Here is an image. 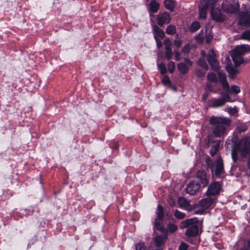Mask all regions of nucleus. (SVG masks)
Masks as SVG:
<instances>
[{"mask_svg": "<svg viewBox=\"0 0 250 250\" xmlns=\"http://www.w3.org/2000/svg\"><path fill=\"white\" fill-rule=\"evenodd\" d=\"M215 3V0H202L199 5V19H206L208 9L211 8V16L212 20L219 22L224 21L226 18L221 11L219 9L213 8Z\"/></svg>", "mask_w": 250, "mask_h": 250, "instance_id": "nucleus-1", "label": "nucleus"}, {"mask_svg": "<svg viewBox=\"0 0 250 250\" xmlns=\"http://www.w3.org/2000/svg\"><path fill=\"white\" fill-rule=\"evenodd\" d=\"M209 124L214 127L212 133L216 137H221L227 133V129L229 126L230 121L228 118L212 117L209 119Z\"/></svg>", "mask_w": 250, "mask_h": 250, "instance_id": "nucleus-2", "label": "nucleus"}, {"mask_svg": "<svg viewBox=\"0 0 250 250\" xmlns=\"http://www.w3.org/2000/svg\"><path fill=\"white\" fill-rule=\"evenodd\" d=\"M250 53V45L242 44L237 46L232 51L231 57L235 66H238L244 62L243 56Z\"/></svg>", "mask_w": 250, "mask_h": 250, "instance_id": "nucleus-3", "label": "nucleus"}, {"mask_svg": "<svg viewBox=\"0 0 250 250\" xmlns=\"http://www.w3.org/2000/svg\"><path fill=\"white\" fill-rule=\"evenodd\" d=\"M199 220L196 218H191L181 222V228H187L185 234L188 236H194L198 234L199 231Z\"/></svg>", "mask_w": 250, "mask_h": 250, "instance_id": "nucleus-4", "label": "nucleus"}, {"mask_svg": "<svg viewBox=\"0 0 250 250\" xmlns=\"http://www.w3.org/2000/svg\"><path fill=\"white\" fill-rule=\"evenodd\" d=\"M235 149L243 157H246L250 150V136L244 137L236 145Z\"/></svg>", "mask_w": 250, "mask_h": 250, "instance_id": "nucleus-5", "label": "nucleus"}, {"mask_svg": "<svg viewBox=\"0 0 250 250\" xmlns=\"http://www.w3.org/2000/svg\"><path fill=\"white\" fill-rule=\"evenodd\" d=\"M214 199L211 197H207L201 200L195 208V213L202 214L204 211L209 208L213 204Z\"/></svg>", "mask_w": 250, "mask_h": 250, "instance_id": "nucleus-6", "label": "nucleus"}, {"mask_svg": "<svg viewBox=\"0 0 250 250\" xmlns=\"http://www.w3.org/2000/svg\"><path fill=\"white\" fill-rule=\"evenodd\" d=\"M222 8L227 13H233L239 10V4L237 1L232 0H224L222 3Z\"/></svg>", "mask_w": 250, "mask_h": 250, "instance_id": "nucleus-7", "label": "nucleus"}, {"mask_svg": "<svg viewBox=\"0 0 250 250\" xmlns=\"http://www.w3.org/2000/svg\"><path fill=\"white\" fill-rule=\"evenodd\" d=\"M231 102L229 96L227 94L220 99H213L208 102L210 106L217 108L224 106L226 102Z\"/></svg>", "mask_w": 250, "mask_h": 250, "instance_id": "nucleus-8", "label": "nucleus"}, {"mask_svg": "<svg viewBox=\"0 0 250 250\" xmlns=\"http://www.w3.org/2000/svg\"><path fill=\"white\" fill-rule=\"evenodd\" d=\"M207 60L212 68L214 70L218 71L219 68V63L216 58V54L213 49L209 50L207 55Z\"/></svg>", "mask_w": 250, "mask_h": 250, "instance_id": "nucleus-9", "label": "nucleus"}, {"mask_svg": "<svg viewBox=\"0 0 250 250\" xmlns=\"http://www.w3.org/2000/svg\"><path fill=\"white\" fill-rule=\"evenodd\" d=\"M211 171L213 174L219 176L224 172V165L223 160L221 157H218L215 165V167H211Z\"/></svg>", "mask_w": 250, "mask_h": 250, "instance_id": "nucleus-10", "label": "nucleus"}, {"mask_svg": "<svg viewBox=\"0 0 250 250\" xmlns=\"http://www.w3.org/2000/svg\"><path fill=\"white\" fill-rule=\"evenodd\" d=\"M170 15L167 12L159 13L157 16V23L160 26L168 23L170 21Z\"/></svg>", "mask_w": 250, "mask_h": 250, "instance_id": "nucleus-11", "label": "nucleus"}, {"mask_svg": "<svg viewBox=\"0 0 250 250\" xmlns=\"http://www.w3.org/2000/svg\"><path fill=\"white\" fill-rule=\"evenodd\" d=\"M192 65V62L189 59L186 58L184 60V62L178 64L177 67L180 72L184 74L188 72L189 67Z\"/></svg>", "mask_w": 250, "mask_h": 250, "instance_id": "nucleus-12", "label": "nucleus"}, {"mask_svg": "<svg viewBox=\"0 0 250 250\" xmlns=\"http://www.w3.org/2000/svg\"><path fill=\"white\" fill-rule=\"evenodd\" d=\"M221 190V186L219 182H215L211 184L207 191L208 195H216L219 193Z\"/></svg>", "mask_w": 250, "mask_h": 250, "instance_id": "nucleus-13", "label": "nucleus"}, {"mask_svg": "<svg viewBox=\"0 0 250 250\" xmlns=\"http://www.w3.org/2000/svg\"><path fill=\"white\" fill-rule=\"evenodd\" d=\"M238 23L240 25L250 26V11L244 12L241 15Z\"/></svg>", "mask_w": 250, "mask_h": 250, "instance_id": "nucleus-14", "label": "nucleus"}, {"mask_svg": "<svg viewBox=\"0 0 250 250\" xmlns=\"http://www.w3.org/2000/svg\"><path fill=\"white\" fill-rule=\"evenodd\" d=\"M200 186L198 183L192 182L189 183L186 188V192L190 195H194L199 191Z\"/></svg>", "mask_w": 250, "mask_h": 250, "instance_id": "nucleus-15", "label": "nucleus"}, {"mask_svg": "<svg viewBox=\"0 0 250 250\" xmlns=\"http://www.w3.org/2000/svg\"><path fill=\"white\" fill-rule=\"evenodd\" d=\"M197 178L201 181L203 187H206L208 185L209 181V177H208L205 171L199 170L196 174Z\"/></svg>", "mask_w": 250, "mask_h": 250, "instance_id": "nucleus-16", "label": "nucleus"}, {"mask_svg": "<svg viewBox=\"0 0 250 250\" xmlns=\"http://www.w3.org/2000/svg\"><path fill=\"white\" fill-rule=\"evenodd\" d=\"M167 238V233H163L161 235H157L154 238V242L155 245L160 247L162 246L166 242Z\"/></svg>", "mask_w": 250, "mask_h": 250, "instance_id": "nucleus-17", "label": "nucleus"}, {"mask_svg": "<svg viewBox=\"0 0 250 250\" xmlns=\"http://www.w3.org/2000/svg\"><path fill=\"white\" fill-rule=\"evenodd\" d=\"M218 75L219 78L220 83L222 85L223 88L227 91H229V84L226 80V76L224 72H219Z\"/></svg>", "mask_w": 250, "mask_h": 250, "instance_id": "nucleus-18", "label": "nucleus"}, {"mask_svg": "<svg viewBox=\"0 0 250 250\" xmlns=\"http://www.w3.org/2000/svg\"><path fill=\"white\" fill-rule=\"evenodd\" d=\"M153 31L155 40L162 39L165 37V33L157 25L153 26Z\"/></svg>", "mask_w": 250, "mask_h": 250, "instance_id": "nucleus-19", "label": "nucleus"}, {"mask_svg": "<svg viewBox=\"0 0 250 250\" xmlns=\"http://www.w3.org/2000/svg\"><path fill=\"white\" fill-rule=\"evenodd\" d=\"M226 70L229 74V76L231 78H233L239 73V70L231 65H228L226 66Z\"/></svg>", "mask_w": 250, "mask_h": 250, "instance_id": "nucleus-20", "label": "nucleus"}, {"mask_svg": "<svg viewBox=\"0 0 250 250\" xmlns=\"http://www.w3.org/2000/svg\"><path fill=\"white\" fill-rule=\"evenodd\" d=\"M178 204L181 208H186L189 206V202L185 198L180 197L178 200Z\"/></svg>", "mask_w": 250, "mask_h": 250, "instance_id": "nucleus-21", "label": "nucleus"}, {"mask_svg": "<svg viewBox=\"0 0 250 250\" xmlns=\"http://www.w3.org/2000/svg\"><path fill=\"white\" fill-rule=\"evenodd\" d=\"M164 4L167 9L172 11L175 6V0H165Z\"/></svg>", "mask_w": 250, "mask_h": 250, "instance_id": "nucleus-22", "label": "nucleus"}, {"mask_svg": "<svg viewBox=\"0 0 250 250\" xmlns=\"http://www.w3.org/2000/svg\"><path fill=\"white\" fill-rule=\"evenodd\" d=\"M159 3L157 2L155 0H152L149 4V10L152 12H156L159 8Z\"/></svg>", "mask_w": 250, "mask_h": 250, "instance_id": "nucleus-23", "label": "nucleus"}, {"mask_svg": "<svg viewBox=\"0 0 250 250\" xmlns=\"http://www.w3.org/2000/svg\"><path fill=\"white\" fill-rule=\"evenodd\" d=\"M156 214H157V220H161V221H163V217L164 216V210L163 207L159 205L157 206V210H156Z\"/></svg>", "mask_w": 250, "mask_h": 250, "instance_id": "nucleus-24", "label": "nucleus"}, {"mask_svg": "<svg viewBox=\"0 0 250 250\" xmlns=\"http://www.w3.org/2000/svg\"><path fill=\"white\" fill-rule=\"evenodd\" d=\"M220 146L219 142H215L212 146V147L210 150V155L213 156L217 153Z\"/></svg>", "mask_w": 250, "mask_h": 250, "instance_id": "nucleus-25", "label": "nucleus"}, {"mask_svg": "<svg viewBox=\"0 0 250 250\" xmlns=\"http://www.w3.org/2000/svg\"><path fill=\"white\" fill-rule=\"evenodd\" d=\"M240 39L250 41V29L246 30L242 32Z\"/></svg>", "mask_w": 250, "mask_h": 250, "instance_id": "nucleus-26", "label": "nucleus"}, {"mask_svg": "<svg viewBox=\"0 0 250 250\" xmlns=\"http://www.w3.org/2000/svg\"><path fill=\"white\" fill-rule=\"evenodd\" d=\"M176 29L175 26L170 24L169 25L166 30V32L168 35H173L176 33Z\"/></svg>", "mask_w": 250, "mask_h": 250, "instance_id": "nucleus-27", "label": "nucleus"}, {"mask_svg": "<svg viewBox=\"0 0 250 250\" xmlns=\"http://www.w3.org/2000/svg\"><path fill=\"white\" fill-rule=\"evenodd\" d=\"M177 229V226L173 223H169L168 224L166 229L167 232L172 233Z\"/></svg>", "mask_w": 250, "mask_h": 250, "instance_id": "nucleus-28", "label": "nucleus"}, {"mask_svg": "<svg viewBox=\"0 0 250 250\" xmlns=\"http://www.w3.org/2000/svg\"><path fill=\"white\" fill-rule=\"evenodd\" d=\"M200 27V24L198 21L193 22L190 26L189 30L192 32H196Z\"/></svg>", "mask_w": 250, "mask_h": 250, "instance_id": "nucleus-29", "label": "nucleus"}, {"mask_svg": "<svg viewBox=\"0 0 250 250\" xmlns=\"http://www.w3.org/2000/svg\"><path fill=\"white\" fill-rule=\"evenodd\" d=\"M159 220H157L156 219L154 222V227L158 230H160L161 231H164L165 230L164 225L159 222Z\"/></svg>", "mask_w": 250, "mask_h": 250, "instance_id": "nucleus-30", "label": "nucleus"}, {"mask_svg": "<svg viewBox=\"0 0 250 250\" xmlns=\"http://www.w3.org/2000/svg\"><path fill=\"white\" fill-rule=\"evenodd\" d=\"M174 216L178 219H183L186 217L185 213L181 212L177 209L175 211Z\"/></svg>", "mask_w": 250, "mask_h": 250, "instance_id": "nucleus-31", "label": "nucleus"}, {"mask_svg": "<svg viewBox=\"0 0 250 250\" xmlns=\"http://www.w3.org/2000/svg\"><path fill=\"white\" fill-rule=\"evenodd\" d=\"M165 49H166L165 56H166V58L169 60L172 58V55H173L171 48V47H166Z\"/></svg>", "mask_w": 250, "mask_h": 250, "instance_id": "nucleus-32", "label": "nucleus"}, {"mask_svg": "<svg viewBox=\"0 0 250 250\" xmlns=\"http://www.w3.org/2000/svg\"><path fill=\"white\" fill-rule=\"evenodd\" d=\"M208 79L212 82L216 83L217 81V79L215 73L210 72L208 74Z\"/></svg>", "mask_w": 250, "mask_h": 250, "instance_id": "nucleus-33", "label": "nucleus"}, {"mask_svg": "<svg viewBox=\"0 0 250 250\" xmlns=\"http://www.w3.org/2000/svg\"><path fill=\"white\" fill-rule=\"evenodd\" d=\"M198 64L200 66L203 68L205 70H207L208 68L207 63L203 59H200L198 61Z\"/></svg>", "mask_w": 250, "mask_h": 250, "instance_id": "nucleus-34", "label": "nucleus"}, {"mask_svg": "<svg viewBox=\"0 0 250 250\" xmlns=\"http://www.w3.org/2000/svg\"><path fill=\"white\" fill-rule=\"evenodd\" d=\"M229 92L238 94L240 92V89L239 87L237 85H232L230 88V90H229Z\"/></svg>", "mask_w": 250, "mask_h": 250, "instance_id": "nucleus-35", "label": "nucleus"}, {"mask_svg": "<svg viewBox=\"0 0 250 250\" xmlns=\"http://www.w3.org/2000/svg\"><path fill=\"white\" fill-rule=\"evenodd\" d=\"M135 248L136 250H144L146 248L144 242H139L136 244Z\"/></svg>", "mask_w": 250, "mask_h": 250, "instance_id": "nucleus-36", "label": "nucleus"}, {"mask_svg": "<svg viewBox=\"0 0 250 250\" xmlns=\"http://www.w3.org/2000/svg\"><path fill=\"white\" fill-rule=\"evenodd\" d=\"M159 69L160 70L162 74H165L167 72L166 65L164 63H161L158 65Z\"/></svg>", "mask_w": 250, "mask_h": 250, "instance_id": "nucleus-37", "label": "nucleus"}, {"mask_svg": "<svg viewBox=\"0 0 250 250\" xmlns=\"http://www.w3.org/2000/svg\"><path fill=\"white\" fill-rule=\"evenodd\" d=\"M238 151L236 149H232L231 151L232 158L234 163H236L237 161V152Z\"/></svg>", "mask_w": 250, "mask_h": 250, "instance_id": "nucleus-38", "label": "nucleus"}, {"mask_svg": "<svg viewBox=\"0 0 250 250\" xmlns=\"http://www.w3.org/2000/svg\"><path fill=\"white\" fill-rule=\"evenodd\" d=\"M168 69L169 72L173 73L175 69V63L172 62H169L168 64Z\"/></svg>", "mask_w": 250, "mask_h": 250, "instance_id": "nucleus-39", "label": "nucleus"}, {"mask_svg": "<svg viewBox=\"0 0 250 250\" xmlns=\"http://www.w3.org/2000/svg\"><path fill=\"white\" fill-rule=\"evenodd\" d=\"M226 111H227L231 115H234V114L236 113L237 112V109L234 108H231V107H228L226 108Z\"/></svg>", "mask_w": 250, "mask_h": 250, "instance_id": "nucleus-40", "label": "nucleus"}, {"mask_svg": "<svg viewBox=\"0 0 250 250\" xmlns=\"http://www.w3.org/2000/svg\"><path fill=\"white\" fill-rule=\"evenodd\" d=\"M162 83L165 85H169L170 83V81L169 78L167 76H164L162 80Z\"/></svg>", "mask_w": 250, "mask_h": 250, "instance_id": "nucleus-41", "label": "nucleus"}, {"mask_svg": "<svg viewBox=\"0 0 250 250\" xmlns=\"http://www.w3.org/2000/svg\"><path fill=\"white\" fill-rule=\"evenodd\" d=\"M195 73H196V76L200 78L204 77L205 76V72L202 71L200 69L196 70Z\"/></svg>", "mask_w": 250, "mask_h": 250, "instance_id": "nucleus-42", "label": "nucleus"}, {"mask_svg": "<svg viewBox=\"0 0 250 250\" xmlns=\"http://www.w3.org/2000/svg\"><path fill=\"white\" fill-rule=\"evenodd\" d=\"M188 246L185 243H182L179 247L178 250H187Z\"/></svg>", "mask_w": 250, "mask_h": 250, "instance_id": "nucleus-43", "label": "nucleus"}, {"mask_svg": "<svg viewBox=\"0 0 250 250\" xmlns=\"http://www.w3.org/2000/svg\"><path fill=\"white\" fill-rule=\"evenodd\" d=\"M165 45V48L166 47H171V41L169 39H166L165 41H164V42Z\"/></svg>", "mask_w": 250, "mask_h": 250, "instance_id": "nucleus-44", "label": "nucleus"}, {"mask_svg": "<svg viewBox=\"0 0 250 250\" xmlns=\"http://www.w3.org/2000/svg\"><path fill=\"white\" fill-rule=\"evenodd\" d=\"M174 53L175 55V59L177 61H179L180 59V53L178 51H174Z\"/></svg>", "mask_w": 250, "mask_h": 250, "instance_id": "nucleus-45", "label": "nucleus"}, {"mask_svg": "<svg viewBox=\"0 0 250 250\" xmlns=\"http://www.w3.org/2000/svg\"><path fill=\"white\" fill-rule=\"evenodd\" d=\"M174 44L175 46H176L177 47H179L182 45V42L181 41L179 40H176L174 41Z\"/></svg>", "mask_w": 250, "mask_h": 250, "instance_id": "nucleus-46", "label": "nucleus"}, {"mask_svg": "<svg viewBox=\"0 0 250 250\" xmlns=\"http://www.w3.org/2000/svg\"><path fill=\"white\" fill-rule=\"evenodd\" d=\"M156 42L157 43V46L158 48H160L162 46V43L161 41V39H157L155 40Z\"/></svg>", "mask_w": 250, "mask_h": 250, "instance_id": "nucleus-47", "label": "nucleus"}, {"mask_svg": "<svg viewBox=\"0 0 250 250\" xmlns=\"http://www.w3.org/2000/svg\"><path fill=\"white\" fill-rule=\"evenodd\" d=\"M189 47L188 45H185L183 48V51L184 53H188L189 51Z\"/></svg>", "mask_w": 250, "mask_h": 250, "instance_id": "nucleus-48", "label": "nucleus"}, {"mask_svg": "<svg viewBox=\"0 0 250 250\" xmlns=\"http://www.w3.org/2000/svg\"><path fill=\"white\" fill-rule=\"evenodd\" d=\"M206 90L208 91H212V86L210 84H208L206 86Z\"/></svg>", "mask_w": 250, "mask_h": 250, "instance_id": "nucleus-49", "label": "nucleus"}, {"mask_svg": "<svg viewBox=\"0 0 250 250\" xmlns=\"http://www.w3.org/2000/svg\"><path fill=\"white\" fill-rule=\"evenodd\" d=\"M209 94L208 93H204L202 96V99L203 100H206L208 97Z\"/></svg>", "mask_w": 250, "mask_h": 250, "instance_id": "nucleus-50", "label": "nucleus"}, {"mask_svg": "<svg viewBox=\"0 0 250 250\" xmlns=\"http://www.w3.org/2000/svg\"><path fill=\"white\" fill-rule=\"evenodd\" d=\"M202 32V31H201L200 33L199 34V35H198V37L199 38H200L201 40H203L204 38H203V36H201V32Z\"/></svg>", "mask_w": 250, "mask_h": 250, "instance_id": "nucleus-51", "label": "nucleus"}, {"mask_svg": "<svg viewBox=\"0 0 250 250\" xmlns=\"http://www.w3.org/2000/svg\"><path fill=\"white\" fill-rule=\"evenodd\" d=\"M242 250H250V241L249 242L248 247L247 249H244Z\"/></svg>", "mask_w": 250, "mask_h": 250, "instance_id": "nucleus-52", "label": "nucleus"}, {"mask_svg": "<svg viewBox=\"0 0 250 250\" xmlns=\"http://www.w3.org/2000/svg\"><path fill=\"white\" fill-rule=\"evenodd\" d=\"M246 129H247V128H246L244 127V128H242V129H240V130H240V131H241V132H244V131H246Z\"/></svg>", "mask_w": 250, "mask_h": 250, "instance_id": "nucleus-53", "label": "nucleus"}, {"mask_svg": "<svg viewBox=\"0 0 250 250\" xmlns=\"http://www.w3.org/2000/svg\"><path fill=\"white\" fill-rule=\"evenodd\" d=\"M201 54H202L203 56H205V55H206V52H205L204 51L202 50V51H201Z\"/></svg>", "mask_w": 250, "mask_h": 250, "instance_id": "nucleus-54", "label": "nucleus"}, {"mask_svg": "<svg viewBox=\"0 0 250 250\" xmlns=\"http://www.w3.org/2000/svg\"><path fill=\"white\" fill-rule=\"evenodd\" d=\"M220 94H221V95H223V93H222V92L220 93Z\"/></svg>", "mask_w": 250, "mask_h": 250, "instance_id": "nucleus-55", "label": "nucleus"}]
</instances>
